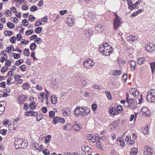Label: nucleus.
Instances as JSON below:
<instances>
[{
    "label": "nucleus",
    "instance_id": "nucleus-1",
    "mask_svg": "<svg viewBox=\"0 0 155 155\" xmlns=\"http://www.w3.org/2000/svg\"><path fill=\"white\" fill-rule=\"evenodd\" d=\"M147 99L149 102H152L155 100V89H151L147 92Z\"/></svg>",
    "mask_w": 155,
    "mask_h": 155
},
{
    "label": "nucleus",
    "instance_id": "nucleus-2",
    "mask_svg": "<svg viewBox=\"0 0 155 155\" xmlns=\"http://www.w3.org/2000/svg\"><path fill=\"white\" fill-rule=\"evenodd\" d=\"M95 64L93 60L89 58L84 62L83 66L85 68L91 69L94 65Z\"/></svg>",
    "mask_w": 155,
    "mask_h": 155
},
{
    "label": "nucleus",
    "instance_id": "nucleus-3",
    "mask_svg": "<svg viewBox=\"0 0 155 155\" xmlns=\"http://www.w3.org/2000/svg\"><path fill=\"white\" fill-rule=\"evenodd\" d=\"M143 152L144 155H155L153 150L151 147L147 146L144 149Z\"/></svg>",
    "mask_w": 155,
    "mask_h": 155
},
{
    "label": "nucleus",
    "instance_id": "nucleus-4",
    "mask_svg": "<svg viewBox=\"0 0 155 155\" xmlns=\"http://www.w3.org/2000/svg\"><path fill=\"white\" fill-rule=\"evenodd\" d=\"M145 48L147 52L152 53L155 50V45L153 43H148L145 46Z\"/></svg>",
    "mask_w": 155,
    "mask_h": 155
},
{
    "label": "nucleus",
    "instance_id": "nucleus-5",
    "mask_svg": "<svg viewBox=\"0 0 155 155\" xmlns=\"http://www.w3.org/2000/svg\"><path fill=\"white\" fill-rule=\"evenodd\" d=\"M81 106H77L74 110V114L77 117L82 116V111H81Z\"/></svg>",
    "mask_w": 155,
    "mask_h": 155
},
{
    "label": "nucleus",
    "instance_id": "nucleus-6",
    "mask_svg": "<svg viewBox=\"0 0 155 155\" xmlns=\"http://www.w3.org/2000/svg\"><path fill=\"white\" fill-rule=\"evenodd\" d=\"M27 98L26 96L22 94L19 96L18 98V102L20 105L22 104L25 102Z\"/></svg>",
    "mask_w": 155,
    "mask_h": 155
},
{
    "label": "nucleus",
    "instance_id": "nucleus-7",
    "mask_svg": "<svg viewBox=\"0 0 155 155\" xmlns=\"http://www.w3.org/2000/svg\"><path fill=\"white\" fill-rule=\"evenodd\" d=\"M113 51V49L111 46H108V47L105 48L104 54L107 56H108L110 54L112 53Z\"/></svg>",
    "mask_w": 155,
    "mask_h": 155
},
{
    "label": "nucleus",
    "instance_id": "nucleus-8",
    "mask_svg": "<svg viewBox=\"0 0 155 155\" xmlns=\"http://www.w3.org/2000/svg\"><path fill=\"white\" fill-rule=\"evenodd\" d=\"M81 110L82 111V116L88 114L90 112V108L85 106H81Z\"/></svg>",
    "mask_w": 155,
    "mask_h": 155
},
{
    "label": "nucleus",
    "instance_id": "nucleus-9",
    "mask_svg": "<svg viewBox=\"0 0 155 155\" xmlns=\"http://www.w3.org/2000/svg\"><path fill=\"white\" fill-rule=\"evenodd\" d=\"M93 29L91 28H88L86 29L84 31V34L88 38H90L91 36L92 35Z\"/></svg>",
    "mask_w": 155,
    "mask_h": 155
},
{
    "label": "nucleus",
    "instance_id": "nucleus-10",
    "mask_svg": "<svg viewBox=\"0 0 155 155\" xmlns=\"http://www.w3.org/2000/svg\"><path fill=\"white\" fill-rule=\"evenodd\" d=\"M129 92L135 97L138 96L139 94V91L135 88H131L129 90Z\"/></svg>",
    "mask_w": 155,
    "mask_h": 155
},
{
    "label": "nucleus",
    "instance_id": "nucleus-11",
    "mask_svg": "<svg viewBox=\"0 0 155 155\" xmlns=\"http://www.w3.org/2000/svg\"><path fill=\"white\" fill-rule=\"evenodd\" d=\"M114 26L113 28L115 30H116L117 28L120 25L121 21H120L119 18L117 19H115L114 21Z\"/></svg>",
    "mask_w": 155,
    "mask_h": 155
},
{
    "label": "nucleus",
    "instance_id": "nucleus-12",
    "mask_svg": "<svg viewBox=\"0 0 155 155\" xmlns=\"http://www.w3.org/2000/svg\"><path fill=\"white\" fill-rule=\"evenodd\" d=\"M142 112H143L144 115L146 117H148L150 114V111L148 110L147 107L143 108L142 110Z\"/></svg>",
    "mask_w": 155,
    "mask_h": 155
},
{
    "label": "nucleus",
    "instance_id": "nucleus-13",
    "mask_svg": "<svg viewBox=\"0 0 155 155\" xmlns=\"http://www.w3.org/2000/svg\"><path fill=\"white\" fill-rule=\"evenodd\" d=\"M62 112L64 115L69 116L70 115V110L68 108H63Z\"/></svg>",
    "mask_w": 155,
    "mask_h": 155
},
{
    "label": "nucleus",
    "instance_id": "nucleus-14",
    "mask_svg": "<svg viewBox=\"0 0 155 155\" xmlns=\"http://www.w3.org/2000/svg\"><path fill=\"white\" fill-rule=\"evenodd\" d=\"M19 143V146L20 148L24 149L27 146V144L25 142H23L21 140L18 141Z\"/></svg>",
    "mask_w": 155,
    "mask_h": 155
},
{
    "label": "nucleus",
    "instance_id": "nucleus-15",
    "mask_svg": "<svg viewBox=\"0 0 155 155\" xmlns=\"http://www.w3.org/2000/svg\"><path fill=\"white\" fill-rule=\"evenodd\" d=\"M137 38L136 36H135L133 35L129 36L127 38V40L128 41L132 42H133L134 41L137 40Z\"/></svg>",
    "mask_w": 155,
    "mask_h": 155
},
{
    "label": "nucleus",
    "instance_id": "nucleus-16",
    "mask_svg": "<svg viewBox=\"0 0 155 155\" xmlns=\"http://www.w3.org/2000/svg\"><path fill=\"white\" fill-rule=\"evenodd\" d=\"M51 102L52 103L54 104H56L57 103V98L56 96L53 95L51 97Z\"/></svg>",
    "mask_w": 155,
    "mask_h": 155
},
{
    "label": "nucleus",
    "instance_id": "nucleus-17",
    "mask_svg": "<svg viewBox=\"0 0 155 155\" xmlns=\"http://www.w3.org/2000/svg\"><path fill=\"white\" fill-rule=\"evenodd\" d=\"M146 60H145V59L144 58L141 57L140 58H139L138 59L137 63L138 64H142L146 62Z\"/></svg>",
    "mask_w": 155,
    "mask_h": 155
},
{
    "label": "nucleus",
    "instance_id": "nucleus-18",
    "mask_svg": "<svg viewBox=\"0 0 155 155\" xmlns=\"http://www.w3.org/2000/svg\"><path fill=\"white\" fill-rule=\"evenodd\" d=\"M138 152V149L136 148H133L131 149L130 153V155H137Z\"/></svg>",
    "mask_w": 155,
    "mask_h": 155
},
{
    "label": "nucleus",
    "instance_id": "nucleus-19",
    "mask_svg": "<svg viewBox=\"0 0 155 155\" xmlns=\"http://www.w3.org/2000/svg\"><path fill=\"white\" fill-rule=\"evenodd\" d=\"M128 63L130 64L131 66V68L133 70H134L136 68V62L134 61H129Z\"/></svg>",
    "mask_w": 155,
    "mask_h": 155
},
{
    "label": "nucleus",
    "instance_id": "nucleus-20",
    "mask_svg": "<svg viewBox=\"0 0 155 155\" xmlns=\"http://www.w3.org/2000/svg\"><path fill=\"white\" fill-rule=\"evenodd\" d=\"M122 73V71L120 70H114L113 71L112 75L114 76H116L118 75H120Z\"/></svg>",
    "mask_w": 155,
    "mask_h": 155
},
{
    "label": "nucleus",
    "instance_id": "nucleus-21",
    "mask_svg": "<svg viewBox=\"0 0 155 155\" xmlns=\"http://www.w3.org/2000/svg\"><path fill=\"white\" fill-rule=\"evenodd\" d=\"M137 104L136 103H132L131 104L128 105V108H131L132 109H137Z\"/></svg>",
    "mask_w": 155,
    "mask_h": 155
},
{
    "label": "nucleus",
    "instance_id": "nucleus-22",
    "mask_svg": "<svg viewBox=\"0 0 155 155\" xmlns=\"http://www.w3.org/2000/svg\"><path fill=\"white\" fill-rule=\"evenodd\" d=\"M128 97H129V94L128 93H127L126 94V97L127 103H128V104H131L132 103H134V102H133V101H134L133 99L132 98H130L129 100H128Z\"/></svg>",
    "mask_w": 155,
    "mask_h": 155
},
{
    "label": "nucleus",
    "instance_id": "nucleus-23",
    "mask_svg": "<svg viewBox=\"0 0 155 155\" xmlns=\"http://www.w3.org/2000/svg\"><path fill=\"white\" fill-rule=\"evenodd\" d=\"M37 47L36 44L35 43H33L31 44L30 46V49L31 51H33L36 49Z\"/></svg>",
    "mask_w": 155,
    "mask_h": 155
},
{
    "label": "nucleus",
    "instance_id": "nucleus-24",
    "mask_svg": "<svg viewBox=\"0 0 155 155\" xmlns=\"http://www.w3.org/2000/svg\"><path fill=\"white\" fill-rule=\"evenodd\" d=\"M90 147L86 145H84L81 147V149L84 151H88L90 150Z\"/></svg>",
    "mask_w": 155,
    "mask_h": 155
},
{
    "label": "nucleus",
    "instance_id": "nucleus-25",
    "mask_svg": "<svg viewBox=\"0 0 155 155\" xmlns=\"http://www.w3.org/2000/svg\"><path fill=\"white\" fill-rule=\"evenodd\" d=\"M73 128L75 131L79 130L81 127H80V125L79 124H75L74 125Z\"/></svg>",
    "mask_w": 155,
    "mask_h": 155
},
{
    "label": "nucleus",
    "instance_id": "nucleus-26",
    "mask_svg": "<svg viewBox=\"0 0 155 155\" xmlns=\"http://www.w3.org/2000/svg\"><path fill=\"white\" fill-rule=\"evenodd\" d=\"M22 87L24 90H28L30 87V85L29 83H26L23 84Z\"/></svg>",
    "mask_w": 155,
    "mask_h": 155
},
{
    "label": "nucleus",
    "instance_id": "nucleus-27",
    "mask_svg": "<svg viewBox=\"0 0 155 155\" xmlns=\"http://www.w3.org/2000/svg\"><path fill=\"white\" fill-rule=\"evenodd\" d=\"M148 129V126L147 125L144 128L143 130V133L145 134H147L149 131Z\"/></svg>",
    "mask_w": 155,
    "mask_h": 155
},
{
    "label": "nucleus",
    "instance_id": "nucleus-28",
    "mask_svg": "<svg viewBox=\"0 0 155 155\" xmlns=\"http://www.w3.org/2000/svg\"><path fill=\"white\" fill-rule=\"evenodd\" d=\"M13 2H16L17 3L15 6L16 7H18V4L19 3V5H20L21 3L24 2V0H13Z\"/></svg>",
    "mask_w": 155,
    "mask_h": 155
},
{
    "label": "nucleus",
    "instance_id": "nucleus-29",
    "mask_svg": "<svg viewBox=\"0 0 155 155\" xmlns=\"http://www.w3.org/2000/svg\"><path fill=\"white\" fill-rule=\"evenodd\" d=\"M5 110V107L2 104H0V115H2Z\"/></svg>",
    "mask_w": 155,
    "mask_h": 155
},
{
    "label": "nucleus",
    "instance_id": "nucleus-30",
    "mask_svg": "<svg viewBox=\"0 0 155 155\" xmlns=\"http://www.w3.org/2000/svg\"><path fill=\"white\" fill-rule=\"evenodd\" d=\"M45 94L44 92H42L40 94V97H39V99H40L41 102L43 103L44 102L43 100L45 98L44 95Z\"/></svg>",
    "mask_w": 155,
    "mask_h": 155
},
{
    "label": "nucleus",
    "instance_id": "nucleus-31",
    "mask_svg": "<svg viewBox=\"0 0 155 155\" xmlns=\"http://www.w3.org/2000/svg\"><path fill=\"white\" fill-rule=\"evenodd\" d=\"M150 67L151 69L152 72L153 73L155 68V62H153L150 63Z\"/></svg>",
    "mask_w": 155,
    "mask_h": 155
},
{
    "label": "nucleus",
    "instance_id": "nucleus-32",
    "mask_svg": "<svg viewBox=\"0 0 155 155\" xmlns=\"http://www.w3.org/2000/svg\"><path fill=\"white\" fill-rule=\"evenodd\" d=\"M7 25L8 28H12L14 27L15 25L11 22H8L7 23Z\"/></svg>",
    "mask_w": 155,
    "mask_h": 155
},
{
    "label": "nucleus",
    "instance_id": "nucleus-33",
    "mask_svg": "<svg viewBox=\"0 0 155 155\" xmlns=\"http://www.w3.org/2000/svg\"><path fill=\"white\" fill-rule=\"evenodd\" d=\"M59 120V117H54L53 119V123L54 124H56L58 123L59 121H58Z\"/></svg>",
    "mask_w": 155,
    "mask_h": 155
},
{
    "label": "nucleus",
    "instance_id": "nucleus-34",
    "mask_svg": "<svg viewBox=\"0 0 155 155\" xmlns=\"http://www.w3.org/2000/svg\"><path fill=\"white\" fill-rule=\"evenodd\" d=\"M64 155H78V153L76 152H65L64 153Z\"/></svg>",
    "mask_w": 155,
    "mask_h": 155
},
{
    "label": "nucleus",
    "instance_id": "nucleus-35",
    "mask_svg": "<svg viewBox=\"0 0 155 155\" xmlns=\"http://www.w3.org/2000/svg\"><path fill=\"white\" fill-rule=\"evenodd\" d=\"M12 33V31H11L5 30L4 32V34L7 36H11Z\"/></svg>",
    "mask_w": 155,
    "mask_h": 155
},
{
    "label": "nucleus",
    "instance_id": "nucleus-36",
    "mask_svg": "<svg viewBox=\"0 0 155 155\" xmlns=\"http://www.w3.org/2000/svg\"><path fill=\"white\" fill-rule=\"evenodd\" d=\"M82 85L81 86L83 87L85 86L87 84V81L86 79L85 78H83L81 80Z\"/></svg>",
    "mask_w": 155,
    "mask_h": 155
},
{
    "label": "nucleus",
    "instance_id": "nucleus-37",
    "mask_svg": "<svg viewBox=\"0 0 155 155\" xmlns=\"http://www.w3.org/2000/svg\"><path fill=\"white\" fill-rule=\"evenodd\" d=\"M116 109L115 108L112 107L110 110V114L115 115L116 114Z\"/></svg>",
    "mask_w": 155,
    "mask_h": 155
},
{
    "label": "nucleus",
    "instance_id": "nucleus-38",
    "mask_svg": "<svg viewBox=\"0 0 155 155\" xmlns=\"http://www.w3.org/2000/svg\"><path fill=\"white\" fill-rule=\"evenodd\" d=\"M105 94L107 97V98L110 100H111L112 99V97L110 95V93L109 91H106L105 92Z\"/></svg>",
    "mask_w": 155,
    "mask_h": 155
},
{
    "label": "nucleus",
    "instance_id": "nucleus-39",
    "mask_svg": "<svg viewBox=\"0 0 155 155\" xmlns=\"http://www.w3.org/2000/svg\"><path fill=\"white\" fill-rule=\"evenodd\" d=\"M63 127V128L64 130H69L71 129V124H67L65 125Z\"/></svg>",
    "mask_w": 155,
    "mask_h": 155
},
{
    "label": "nucleus",
    "instance_id": "nucleus-40",
    "mask_svg": "<svg viewBox=\"0 0 155 155\" xmlns=\"http://www.w3.org/2000/svg\"><path fill=\"white\" fill-rule=\"evenodd\" d=\"M35 31L37 34H39L42 31V28L41 27H38L35 28Z\"/></svg>",
    "mask_w": 155,
    "mask_h": 155
},
{
    "label": "nucleus",
    "instance_id": "nucleus-41",
    "mask_svg": "<svg viewBox=\"0 0 155 155\" xmlns=\"http://www.w3.org/2000/svg\"><path fill=\"white\" fill-rule=\"evenodd\" d=\"M51 136L50 135L46 136L45 140V143H48L49 141L50 140V138H51Z\"/></svg>",
    "mask_w": 155,
    "mask_h": 155
},
{
    "label": "nucleus",
    "instance_id": "nucleus-42",
    "mask_svg": "<svg viewBox=\"0 0 155 155\" xmlns=\"http://www.w3.org/2000/svg\"><path fill=\"white\" fill-rule=\"evenodd\" d=\"M123 107L121 105L118 106L117 108V112L120 113L122 110Z\"/></svg>",
    "mask_w": 155,
    "mask_h": 155
},
{
    "label": "nucleus",
    "instance_id": "nucleus-43",
    "mask_svg": "<svg viewBox=\"0 0 155 155\" xmlns=\"http://www.w3.org/2000/svg\"><path fill=\"white\" fill-rule=\"evenodd\" d=\"M23 61L22 59H20L18 60L15 63V65L16 66H18Z\"/></svg>",
    "mask_w": 155,
    "mask_h": 155
},
{
    "label": "nucleus",
    "instance_id": "nucleus-44",
    "mask_svg": "<svg viewBox=\"0 0 155 155\" xmlns=\"http://www.w3.org/2000/svg\"><path fill=\"white\" fill-rule=\"evenodd\" d=\"M24 51L25 52H26V53L25 52L24 53V54L25 56H29V55L30 53L29 49L25 48L24 49Z\"/></svg>",
    "mask_w": 155,
    "mask_h": 155
},
{
    "label": "nucleus",
    "instance_id": "nucleus-45",
    "mask_svg": "<svg viewBox=\"0 0 155 155\" xmlns=\"http://www.w3.org/2000/svg\"><path fill=\"white\" fill-rule=\"evenodd\" d=\"M38 10V8L35 6H33L31 7L30 8V10L31 12H33L35 11Z\"/></svg>",
    "mask_w": 155,
    "mask_h": 155
},
{
    "label": "nucleus",
    "instance_id": "nucleus-46",
    "mask_svg": "<svg viewBox=\"0 0 155 155\" xmlns=\"http://www.w3.org/2000/svg\"><path fill=\"white\" fill-rule=\"evenodd\" d=\"M99 51L101 53H103L104 54L105 48L103 47V45H99Z\"/></svg>",
    "mask_w": 155,
    "mask_h": 155
},
{
    "label": "nucleus",
    "instance_id": "nucleus-47",
    "mask_svg": "<svg viewBox=\"0 0 155 155\" xmlns=\"http://www.w3.org/2000/svg\"><path fill=\"white\" fill-rule=\"evenodd\" d=\"M49 114L50 117L52 118L55 115V112L54 111H50L49 112Z\"/></svg>",
    "mask_w": 155,
    "mask_h": 155
},
{
    "label": "nucleus",
    "instance_id": "nucleus-48",
    "mask_svg": "<svg viewBox=\"0 0 155 155\" xmlns=\"http://www.w3.org/2000/svg\"><path fill=\"white\" fill-rule=\"evenodd\" d=\"M16 39V38L15 36H14L11 37L10 39V42L12 43H14L15 42V40Z\"/></svg>",
    "mask_w": 155,
    "mask_h": 155
},
{
    "label": "nucleus",
    "instance_id": "nucleus-49",
    "mask_svg": "<svg viewBox=\"0 0 155 155\" xmlns=\"http://www.w3.org/2000/svg\"><path fill=\"white\" fill-rule=\"evenodd\" d=\"M22 40V41L21 42V44L22 45L24 44L26 45L29 43V41L28 40H25V39H23Z\"/></svg>",
    "mask_w": 155,
    "mask_h": 155
},
{
    "label": "nucleus",
    "instance_id": "nucleus-50",
    "mask_svg": "<svg viewBox=\"0 0 155 155\" xmlns=\"http://www.w3.org/2000/svg\"><path fill=\"white\" fill-rule=\"evenodd\" d=\"M35 104V103L34 101H33L29 104V107L32 110H34L35 109V108L33 107V106Z\"/></svg>",
    "mask_w": 155,
    "mask_h": 155
},
{
    "label": "nucleus",
    "instance_id": "nucleus-51",
    "mask_svg": "<svg viewBox=\"0 0 155 155\" xmlns=\"http://www.w3.org/2000/svg\"><path fill=\"white\" fill-rule=\"evenodd\" d=\"M33 148L35 150V149L38 150L39 149V146L38 144L36 143H35L33 145Z\"/></svg>",
    "mask_w": 155,
    "mask_h": 155
},
{
    "label": "nucleus",
    "instance_id": "nucleus-52",
    "mask_svg": "<svg viewBox=\"0 0 155 155\" xmlns=\"http://www.w3.org/2000/svg\"><path fill=\"white\" fill-rule=\"evenodd\" d=\"M42 24V22H41V20H39L36 21L35 23V25L36 26H38L40 25H41Z\"/></svg>",
    "mask_w": 155,
    "mask_h": 155
},
{
    "label": "nucleus",
    "instance_id": "nucleus-53",
    "mask_svg": "<svg viewBox=\"0 0 155 155\" xmlns=\"http://www.w3.org/2000/svg\"><path fill=\"white\" fill-rule=\"evenodd\" d=\"M22 23L24 24V25L26 26L28 24V21L26 19H25L22 20Z\"/></svg>",
    "mask_w": 155,
    "mask_h": 155
},
{
    "label": "nucleus",
    "instance_id": "nucleus-54",
    "mask_svg": "<svg viewBox=\"0 0 155 155\" xmlns=\"http://www.w3.org/2000/svg\"><path fill=\"white\" fill-rule=\"evenodd\" d=\"M43 116V115H38H38H37V120L38 121H40L42 119V117Z\"/></svg>",
    "mask_w": 155,
    "mask_h": 155
},
{
    "label": "nucleus",
    "instance_id": "nucleus-55",
    "mask_svg": "<svg viewBox=\"0 0 155 155\" xmlns=\"http://www.w3.org/2000/svg\"><path fill=\"white\" fill-rule=\"evenodd\" d=\"M25 65H23L19 67V68H20L21 71H26L25 67Z\"/></svg>",
    "mask_w": 155,
    "mask_h": 155
},
{
    "label": "nucleus",
    "instance_id": "nucleus-56",
    "mask_svg": "<svg viewBox=\"0 0 155 155\" xmlns=\"http://www.w3.org/2000/svg\"><path fill=\"white\" fill-rule=\"evenodd\" d=\"M42 41V39L41 38H36V39H35V41L34 42L37 43L38 44L40 43V42H39V41Z\"/></svg>",
    "mask_w": 155,
    "mask_h": 155
},
{
    "label": "nucleus",
    "instance_id": "nucleus-57",
    "mask_svg": "<svg viewBox=\"0 0 155 155\" xmlns=\"http://www.w3.org/2000/svg\"><path fill=\"white\" fill-rule=\"evenodd\" d=\"M29 21H33L35 19V17L33 16V15H31L29 16Z\"/></svg>",
    "mask_w": 155,
    "mask_h": 155
},
{
    "label": "nucleus",
    "instance_id": "nucleus-58",
    "mask_svg": "<svg viewBox=\"0 0 155 155\" xmlns=\"http://www.w3.org/2000/svg\"><path fill=\"white\" fill-rule=\"evenodd\" d=\"M7 130L5 129L1 130L0 131V133L1 134L3 135H5L6 134Z\"/></svg>",
    "mask_w": 155,
    "mask_h": 155
},
{
    "label": "nucleus",
    "instance_id": "nucleus-59",
    "mask_svg": "<svg viewBox=\"0 0 155 155\" xmlns=\"http://www.w3.org/2000/svg\"><path fill=\"white\" fill-rule=\"evenodd\" d=\"M6 62H5V65L6 66L10 65L11 63V61L8 60H6Z\"/></svg>",
    "mask_w": 155,
    "mask_h": 155
},
{
    "label": "nucleus",
    "instance_id": "nucleus-60",
    "mask_svg": "<svg viewBox=\"0 0 155 155\" xmlns=\"http://www.w3.org/2000/svg\"><path fill=\"white\" fill-rule=\"evenodd\" d=\"M20 54H14L13 55V57L15 59H18L20 57Z\"/></svg>",
    "mask_w": 155,
    "mask_h": 155
},
{
    "label": "nucleus",
    "instance_id": "nucleus-61",
    "mask_svg": "<svg viewBox=\"0 0 155 155\" xmlns=\"http://www.w3.org/2000/svg\"><path fill=\"white\" fill-rule=\"evenodd\" d=\"M127 78V75L126 74H124L123 77H122V80L124 81V82H126V81Z\"/></svg>",
    "mask_w": 155,
    "mask_h": 155
},
{
    "label": "nucleus",
    "instance_id": "nucleus-62",
    "mask_svg": "<svg viewBox=\"0 0 155 155\" xmlns=\"http://www.w3.org/2000/svg\"><path fill=\"white\" fill-rule=\"evenodd\" d=\"M92 109L94 111H95L97 108V105L95 104H93L91 106Z\"/></svg>",
    "mask_w": 155,
    "mask_h": 155
},
{
    "label": "nucleus",
    "instance_id": "nucleus-63",
    "mask_svg": "<svg viewBox=\"0 0 155 155\" xmlns=\"http://www.w3.org/2000/svg\"><path fill=\"white\" fill-rule=\"evenodd\" d=\"M117 61H118V63L119 64H121V63H125L126 62V61L124 60H122V59H117Z\"/></svg>",
    "mask_w": 155,
    "mask_h": 155
},
{
    "label": "nucleus",
    "instance_id": "nucleus-64",
    "mask_svg": "<svg viewBox=\"0 0 155 155\" xmlns=\"http://www.w3.org/2000/svg\"><path fill=\"white\" fill-rule=\"evenodd\" d=\"M135 143V141L134 140H131V139L127 142V143L130 145H133Z\"/></svg>",
    "mask_w": 155,
    "mask_h": 155
}]
</instances>
